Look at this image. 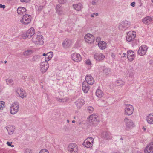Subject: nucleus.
Here are the masks:
<instances>
[{"label":"nucleus","mask_w":153,"mask_h":153,"mask_svg":"<svg viewBox=\"0 0 153 153\" xmlns=\"http://www.w3.org/2000/svg\"><path fill=\"white\" fill-rule=\"evenodd\" d=\"M32 41L36 46L42 45L44 43L43 37L40 35H34L32 38Z\"/></svg>","instance_id":"f257e3e1"},{"label":"nucleus","mask_w":153,"mask_h":153,"mask_svg":"<svg viewBox=\"0 0 153 153\" xmlns=\"http://www.w3.org/2000/svg\"><path fill=\"white\" fill-rule=\"evenodd\" d=\"M89 121L93 125L96 126L98 125L99 122V120L97 114H92L89 117Z\"/></svg>","instance_id":"f03ea898"},{"label":"nucleus","mask_w":153,"mask_h":153,"mask_svg":"<svg viewBox=\"0 0 153 153\" xmlns=\"http://www.w3.org/2000/svg\"><path fill=\"white\" fill-rule=\"evenodd\" d=\"M130 24V22L128 21H123L119 23L118 27L120 30H124L129 27Z\"/></svg>","instance_id":"7ed1b4c3"},{"label":"nucleus","mask_w":153,"mask_h":153,"mask_svg":"<svg viewBox=\"0 0 153 153\" xmlns=\"http://www.w3.org/2000/svg\"><path fill=\"white\" fill-rule=\"evenodd\" d=\"M125 114L128 116L131 115L134 111L133 106L130 104H126L125 105Z\"/></svg>","instance_id":"20e7f679"},{"label":"nucleus","mask_w":153,"mask_h":153,"mask_svg":"<svg viewBox=\"0 0 153 153\" xmlns=\"http://www.w3.org/2000/svg\"><path fill=\"white\" fill-rule=\"evenodd\" d=\"M31 20V15L28 14L23 15L22 19L20 20V22L22 24L26 25L30 23Z\"/></svg>","instance_id":"39448f33"},{"label":"nucleus","mask_w":153,"mask_h":153,"mask_svg":"<svg viewBox=\"0 0 153 153\" xmlns=\"http://www.w3.org/2000/svg\"><path fill=\"white\" fill-rule=\"evenodd\" d=\"M19 110V104L18 102H14L11 105L10 108V112L12 114L17 113Z\"/></svg>","instance_id":"423d86ee"},{"label":"nucleus","mask_w":153,"mask_h":153,"mask_svg":"<svg viewBox=\"0 0 153 153\" xmlns=\"http://www.w3.org/2000/svg\"><path fill=\"white\" fill-rule=\"evenodd\" d=\"M35 32L34 28L33 27H31L27 31L26 33L23 34L22 36L24 39H26L27 38H30L35 34Z\"/></svg>","instance_id":"0eeeda50"},{"label":"nucleus","mask_w":153,"mask_h":153,"mask_svg":"<svg viewBox=\"0 0 153 153\" xmlns=\"http://www.w3.org/2000/svg\"><path fill=\"white\" fill-rule=\"evenodd\" d=\"M94 140L92 137L87 138L83 142L82 144L88 148L91 147L93 146Z\"/></svg>","instance_id":"6e6552de"},{"label":"nucleus","mask_w":153,"mask_h":153,"mask_svg":"<svg viewBox=\"0 0 153 153\" xmlns=\"http://www.w3.org/2000/svg\"><path fill=\"white\" fill-rule=\"evenodd\" d=\"M68 150L70 153H78V149L77 145L74 143H71L68 147Z\"/></svg>","instance_id":"1a4fd4ad"},{"label":"nucleus","mask_w":153,"mask_h":153,"mask_svg":"<svg viewBox=\"0 0 153 153\" xmlns=\"http://www.w3.org/2000/svg\"><path fill=\"white\" fill-rule=\"evenodd\" d=\"M124 122L126 125V128L127 129L132 128L135 126L132 120L126 117L124 119Z\"/></svg>","instance_id":"9d476101"},{"label":"nucleus","mask_w":153,"mask_h":153,"mask_svg":"<svg viewBox=\"0 0 153 153\" xmlns=\"http://www.w3.org/2000/svg\"><path fill=\"white\" fill-rule=\"evenodd\" d=\"M49 67V65L46 62H42L40 63V70L41 72L44 73L48 70Z\"/></svg>","instance_id":"9b49d317"},{"label":"nucleus","mask_w":153,"mask_h":153,"mask_svg":"<svg viewBox=\"0 0 153 153\" xmlns=\"http://www.w3.org/2000/svg\"><path fill=\"white\" fill-rule=\"evenodd\" d=\"M136 36V33L134 31H129L127 33L126 40L129 42L134 40Z\"/></svg>","instance_id":"f8f14e48"},{"label":"nucleus","mask_w":153,"mask_h":153,"mask_svg":"<svg viewBox=\"0 0 153 153\" xmlns=\"http://www.w3.org/2000/svg\"><path fill=\"white\" fill-rule=\"evenodd\" d=\"M148 49L147 47L145 45H143L140 47L138 51V54L140 56L145 55Z\"/></svg>","instance_id":"ddd939ff"},{"label":"nucleus","mask_w":153,"mask_h":153,"mask_svg":"<svg viewBox=\"0 0 153 153\" xmlns=\"http://www.w3.org/2000/svg\"><path fill=\"white\" fill-rule=\"evenodd\" d=\"M85 41L88 43H92L94 40V37L91 34L88 33L85 35L84 37Z\"/></svg>","instance_id":"4468645a"},{"label":"nucleus","mask_w":153,"mask_h":153,"mask_svg":"<svg viewBox=\"0 0 153 153\" xmlns=\"http://www.w3.org/2000/svg\"><path fill=\"white\" fill-rule=\"evenodd\" d=\"M144 152L145 153H153V142L147 144L144 149Z\"/></svg>","instance_id":"2eb2a0df"},{"label":"nucleus","mask_w":153,"mask_h":153,"mask_svg":"<svg viewBox=\"0 0 153 153\" xmlns=\"http://www.w3.org/2000/svg\"><path fill=\"white\" fill-rule=\"evenodd\" d=\"M71 58L73 61L77 62H79L82 60L81 55L77 53H75L72 54Z\"/></svg>","instance_id":"dca6fc26"},{"label":"nucleus","mask_w":153,"mask_h":153,"mask_svg":"<svg viewBox=\"0 0 153 153\" xmlns=\"http://www.w3.org/2000/svg\"><path fill=\"white\" fill-rule=\"evenodd\" d=\"M16 95L23 99L25 96V92L23 89L20 88H17L16 90Z\"/></svg>","instance_id":"f3484780"},{"label":"nucleus","mask_w":153,"mask_h":153,"mask_svg":"<svg viewBox=\"0 0 153 153\" xmlns=\"http://www.w3.org/2000/svg\"><path fill=\"white\" fill-rule=\"evenodd\" d=\"M85 101L83 99H79L75 102V103L77 108L80 109L85 104Z\"/></svg>","instance_id":"a211bd4d"},{"label":"nucleus","mask_w":153,"mask_h":153,"mask_svg":"<svg viewBox=\"0 0 153 153\" xmlns=\"http://www.w3.org/2000/svg\"><path fill=\"white\" fill-rule=\"evenodd\" d=\"M127 56L129 60L131 61L135 58L134 53L131 50H129L127 52Z\"/></svg>","instance_id":"6ab92c4d"},{"label":"nucleus","mask_w":153,"mask_h":153,"mask_svg":"<svg viewBox=\"0 0 153 153\" xmlns=\"http://www.w3.org/2000/svg\"><path fill=\"white\" fill-rule=\"evenodd\" d=\"M71 45V40L68 39H65L62 43L63 47L66 48H69Z\"/></svg>","instance_id":"aec40b11"},{"label":"nucleus","mask_w":153,"mask_h":153,"mask_svg":"<svg viewBox=\"0 0 153 153\" xmlns=\"http://www.w3.org/2000/svg\"><path fill=\"white\" fill-rule=\"evenodd\" d=\"M94 58L97 60L100 61L103 59L105 58V56L102 53H96L94 55Z\"/></svg>","instance_id":"412c9836"},{"label":"nucleus","mask_w":153,"mask_h":153,"mask_svg":"<svg viewBox=\"0 0 153 153\" xmlns=\"http://www.w3.org/2000/svg\"><path fill=\"white\" fill-rule=\"evenodd\" d=\"M56 10L57 13L59 15H64L65 13L63 10L62 7L59 4L56 5Z\"/></svg>","instance_id":"4be33fe9"},{"label":"nucleus","mask_w":153,"mask_h":153,"mask_svg":"<svg viewBox=\"0 0 153 153\" xmlns=\"http://www.w3.org/2000/svg\"><path fill=\"white\" fill-rule=\"evenodd\" d=\"M85 80L88 84L90 85H93L94 82L93 78L91 75H87L85 77Z\"/></svg>","instance_id":"5701e85b"},{"label":"nucleus","mask_w":153,"mask_h":153,"mask_svg":"<svg viewBox=\"0 0 153 153\" xmlns=\"http://www.w3.org/2000/svg\"><path fill=\"white\" fill-rule=\"evenodd\" d=\"M147 123L150 124H153V113L150 114L146 117Z\"/></svg>","instance_id":"b1692460"},{"label":"nucleus","mask_w":153,"mask_h":153,"mask_svg":"<svg viewBox=\"0 0 153 153\" xmlns=\"http://www.w3.org/2000/svg\"><path fill=\"white\" fill-rule=\"evenodd\" d=\"M153 20L151 17L146 16L142 20V22L145 24H149Z\"/></svg>","instance_id":"393cba45"},{"label":"nucleus","mask_w":153,"mask_h":153,"mask_svg":"<svg viewBox=\"0 0 153 153\" xmlns=\"http://www.w3.org/2000/svg\"><path fill=\"white\" fill-rule=\"evenodd\" d=\"M26 9L24 7H19L17 9V12L19 15H25L26 13Z\"/></svg>","instance_id":"a878e982"},{"label":"nucleus","mask_w":153,"mask_h":153,"mask_svg":"<svg viewBox=\"0 0 153 153\" xmlns=\"http://www.w3.org/2000/svg\"><path fill=\"white\" fill-rule=\"evenodd\" d=\"M73 7L74 9L77 11H80L83 8L82 5L80 3L74 4Z\"/></svg>","instance_id":"bb28decb"},{"label":"nucleus","mask_w":153,"mask_h":153,"mask_svg":"<svg viewBox=\"0 0 153 153\" xmlns=\"http://www.w3.org/2000/svg\"><path fill=\"white\" fill-rule=\"evenodd\" d=\"M6 128L8 133L10 134H13L14 132L15 129L14 126L12 125H9L7 126H6Z\"/></svg>","instance_id":"cd10ccee"},{"label":"nucleus","mask_w":153,"mask_h":153,"mask_svg":"<svg viewBox=\"0 0 153 153\" xmlns=\"http://www.w3.org/2000/svg\"><path fill=\"white\" fill-rule=\"evenodd\" d=\"M82 88L85 93H87L89 89V87L88 84L84 82L82 83Z\"/></svg>","instance_id":"c85d7f7f"},{"label":"nucleus","mask_w":153,"mask_h":153,"mask_svg":"<svg viewBox=\"0 0 153 153\" xmlns=\"http://www.w3.org/2000/svg\"><path fill=\"white\" fill-rule=\"evenodd\" d=\"M106 43L104 41H101L99 42L98 45L99 48L102 50L106 48Z\"/></svg>","instance_id":"c756f323"},{"label":"nucleus","mask_w":153,"mask_h":153,"mask_svg":"<svg viewBox=\"0 0 153 153\" xmlns=\"http://www.w3.org/2000/svg\"><path fill=\"white\" fill-rule=\"evenodd\" d=\"M96 95L99 98H101L103 96V93L102 91L98 89L96 92Z\"/></svg>","instance_id":"7c9ffc66"},{"label":"nucleus","mask_w":153,"mask_h":153,"mask_svg":"<svg viewBox=\"0 0 153 153\" xmlns=\"http://www.w3.org/2000/svg\"><path fill=\"white\" fill-rule=\"evenodd\" d=\"M103 73L105 75H107L111 73V69L109 68H105L103 70Z\"/></svg>","instance_id":"2f4dec72"},{"label":"nucleus","mask_w":153,"mask_h":153,"mask_svg":"<svg viewBox=\"0 0 153 153\" xmlns=\"http://www.w3.org/2000/svg\"><path fill=\"white\" fill-rule=\"evenodd\" d=\"M102 137L104 138L108 139L109 138V134L106 131H104L102 134Z\"/></svg>","instance_id":"473e14b6"},{"label":"nucleus","mask_w":153,"mask_h":153,"mask_svg":"<svg viewBox=\"0 0 153 153\" xmlns=\"http://www.w3.org/2000/svg\"><path fill=\"white\" fill-rule=\"evenodd\" d=\"M56 100L59 102L64 103L66 102L68 100V99L67 97L64 98L60 99L57 98H56Z\"/></svg>","instance_id":"72a5a7b5"},{"label":"nucleus","mask_w":153,"mask_h":153,"mask_svg":"<svg viewBox=\"0 0 153 153\" xmlns=\"http://www.w3.org/2000/svg\"><path fill=\"white\" fill-rule=\"evenodd\" d=\"M33 53V51L30 50H28L24 52V55L25 56H28L31 55Z\"/></svg>","instance_id":"f704fd0d"},{"label":"nucleus","mask_w":153,"mask_h":153,"mask_svg":"<svg viewBox=\"0 0 153 153\" xmlns=\"http://www.w3.org/2000/svg\"><path fill=\"white\" fill-rule=\"evenodd\" d=\"M116 83L117 85L120 86L123 85L124 84L125 82L121 79H118L116 81Z\"/></svg>","instance_id":"c9c22d12"},{"label":"nucleus","mask_w":153,"mask_h":153,"mask_svg":"<svg viewBox=\"0 0 153 153\" xmlns=\"http://www.w3.org/2000/svg\"><path fill=\"white\" fill-rule=\"evenodd\" d=\"M7 84L9 85H12L13 84V80L11 79H6Z\"/></svg>","instance_id":"e433bc0d"},{"label":"nucleus","mask_w":153,"mask_h":153,"mask_svg":"<svg viewBox=\"0 0 153 153\" xmlns=\"http://www.w3.org/2000/svg\"><path fill=\"white\" fill-rule=\"evenodd\" d=\"M94 110V108L92 106H89L87 108V111L89 113H92Z\"/></svg>","instance_id":"4c0bfd02"},{"label":"nucleus","mask_w":153,"mask_h":153,"mask_svg":"<svg viewBox=\"0 0 153 153\" xmlns=\"http://www.w3.org/2000/svg\"><path fill=\"white\" fill-rule=\"evenodd\" d=\"M39 153H49V152L46 149H41Z\"/></svg>","instance_id":"58836bf2"},{"label":"nucleus","mask_w":153,"mask_h":153,"mask_svg":"<svg viewBox=\"0 0 153 153\" xmlns=\"http://www.w3.org/2000/svg\"><path fill=\"white\" fill-rule=\"evenodd\" d=\"M52 58V57H51L49 56H47L45 57V62H47L50 60Z\"/></svg>","instance_id":"ea45409f"},{"label":"nucleus","mask_w":153,"mask_h":153,"mask_svg":"<svg viewBox=\"0 0 153 153\" xmlns=\"http://www.w3.org/2000/svg\"><path fill=\"white\" fill-rule=\"evenodd\" d=\"M24 153H32V151L30 149H27L25 151Z\"/></svg>","instance_id":"a19ab883"},{"label":"nucleus","mask_w":153,"mask_h":153,"mask_svg":"<svg viewBox=\"0 0 153 153\" xmlns=\"http://www.w3.org/2000/svg\"><path fill=\"white\" fill-rule=\"evenodd\" d=\"M39 58V56L38 55L35 56L33 57L32 60L33 61H36Z\"/></svg>","instance_id":"79ce46f5"},{"label":"nucleus","mask_w":153,"mask_h":153,"mask_svg":"<svg viewBox=\"0 0 153 153\" xmlns=\"http://www.w3.org/2000/svg\"><path fill=\"white\" fill-rule=\"evenodd\" d=\"M67 1V0H58V2L61 4H63Z\"/></svg>","instance_id":"37998d69"},{"label":"nucleus","mask_w":153,"mask_h":153,"mask_svg":"<svg viewBox=\"0 0 153 153\" xmlns=\"http://www.w3.org/2000/svg\"><path fill=\"white\" fill-rule=\"evenodd\" d=\"M5 102L4 101H1L0 102V109H1L3 107V106H4Z\"/></svg>","instance_id":"c03bdc74"},{"label":"nucleus","mask_w":153,"mask_h":153,"mask_svg":"<svg viewBox=\"0 0 153 153\" xmlns=\"http://www.w3.org/2000/svg\"><path fill=\"white\" fill-rule=\"evenodd\" d=\"M98 1V0H92L91 4L93 5H96V3Z\"/></svg>","instance_id":"a18cd8bd"},{"label":"nucleus","mask_w":153,"mask_h":153,"mask_svg":"<svg viewBox=\"0 0 153 153\" xmlns=\"http://www.w3.org/2000/svg\"><path fill=\"white\" fill-rule=\"evenodd\" d=\"M53 53L51 51V52H50L47 53V56H48L51 57H52L53 56Z\"/></svg>","instance_id":"49530a36"},{"label":"nucleus","mask_w":153,"mask_h":153,"mask_svg":"<svg viewBox=\"0 0 153 153\" xmlns=\"http://www.w3.org/2000/svg\"><path fill=\"white\" fill-rule=\"evenodd\" d=\"M85 63H86V64L88 65H91V61L89 59L86 60L85 62Z\"/></svg>","instance_id":"de8ad7c7"},{"label":"nucleus","mask_w":153,"mask_h":153,"mask_svg":"<svg viewBox=\"0 0 153 153\" xmlns=\"http://www.w3.org/2000/svg\"><path fill=\"white\" fill-rule=\"evenodd\" d=\"M30 0H20V1L22 2H28Z\"/></svg>","instance_id":"09e8293b"},{"label":"nucleus","mask_w":153,"mask_h":153,"mask_svg":"<svg viewBox=\"0 0 153 153\" xmlns=\"http://www.w3.org/2000/svg\"><path fill=\"white\" fill-rule=\"evenodd\" d=\"M43 8V6H40L38 9V10L39 11H40Z\"/></svg>","instance_id":"8fccbe9b"},{"label":"nucleus","mask_w":153,"mask_h":153,"mask_svg":"<svg viewBox=\"0 0 153 153\" xmlns=\"http://www.w3.org/2000/svg\"><path fill=\"white\" fill-rule=\"evenodd\" d=\"M5 7L6 6L5 5L0 4V8H3L4 9Z\"/></svg>","instance_id":"3c124183"},{"label":"nucleus","mask_w":153,"mask_h":153,"mask_svg":"<svg viewBox=\"0 0 153 153\" xmlns=\"http://www.w3.org/2000/svg\"><path fill=\"white\" fill-rule=\"evenodd\" d=\"M12 143V142H7V144L8 145V146H11V144Z\"/></svg>","instance_id":"603ef678"},{"label":"nucleus","mask_w":153,"mask_h":153,"mask_svg":"<svg viewBox=\"0 0 153 153\" xmlns=\"http://www.w3.org/2000/svg\"><path fill=\"white\" fill-rule=\"evenodd\" d=\"M135 2H132L131 4V6H132L133 7H134L135 6Z\"/></svg>","instance_id":"864d4df0"},{"label":"nucleus","mask_w":153,"mask_h":153,"mask_svg":"<svg viewBox=\"0 0 153 153\" xmlns=\"http://www.w3.org/2000/svg\"><path fill=\"white\" fill-rule=\"evenodd\" d=\"M134 74V73L133 72H131L130 73V74H129V76H133Z\"/></svg>","instance_id":"5fc2aeb1"},{"label":"nucleus","mask_w":153,"mask_h":153,"mask_svg":"<svg viewBox=\"0 0 153 153\" xmlns=\"http://www.w3.org/2000/svg\"><path fill=\"white\" fill-rule=\"evenodd\" d=\"M100 40V38L99 37H98L96 39L97 42H98Z\"/></svg>","instance_id":"6e6d98bb"},{"label":"nucleus","mask_w":153,"mask_h":153,"mask_svg":"<svg viewBox=\"0 0 153 153\" xmlns=\"http://www.w3.org/2000/svg\"><path fill=\"white\" fill-rule=\"evenodd\" d=\"M111 57H112V58L113 59H114L115 57V55L114 54H113V53H112Z\"/></svg>","instance_id":"4d7b16f0"},{"label":"nucleus","mask_w":153,"mask_h":153,"mask_svg":"<svg viewBox=\"0 0 153 153\" xmlns=\"http://www.w3.org/2000/svg\"><path fill=\"white\" fill-rule=\"evenodd\" d=\"M2 89L1 85H0V93Z\"/></svg>","instance_id":"13d9d810"},{"label":"nucleus","mask_w":153,"mask_h":153,"mask_svg":"<svg viewBox=\"0 0 153 153\" xmlns=\"http://www.w3.org/2000/svg\"><path fill=\"white\" fill-rule=\"evenodd\" d=\"M47 54H45V53H43V56H47Z\"/></svg>","instance_id":"bf43d9fd"},{"label":"nucleus","mask_w":153,"mask_h":153,"mask_svg":"<svg viewBox=\"0 0 153 153\" xmlns=\"http://www.w3.org/2000/svg\"><path fill=\"white\" fill-rule=\"evenodd\" d=\"M94 14L96 16H97L98 15V13H94Z\"/></svg>","instance_id":"052dcab7"},{"label":"nucleus","mask_w":153,"mask_h":153,"mask_svg":"<svg viewBox=\"0 0 153 153\" xmlns=\"http://www.w3.org/2000/svg\"><path fill=\"white\" fill-rule=\"evenodd\" d=\"M94 14H91V17H94Z\"/></svg>","instance_id":"680f3d73"},{"label":"nucleus","mask_w":153,"mask_h":153,"mask_svg":"<svg viewBox=\"0 0 153 153\" xmlns=\"http://www.w3.org/2000/svg\"><path fill=\"white\" fill-rule=\"evenodd\" d=\"M123 55H124L123 56L124 57L126 55V53H123Z\"/></svg>","instance_id":"e2e57ef3"},{"label":"nucleus","mask_w":153,"mask_h":153,"mask_svg":"<svg viewBox=\"0 0 153 153\" xmlns=\"http://www.w3.org/2000/svg\"><path fill=\"white\" fill-rule=\"evenodd\" d=\"M75 120H73L72 121V123H75Z\"/></svg>","instance_id":"0e129e2a"},{"label":"nucleus","mask_w":153,"mask_h":153,"mask_svg":"<svg viewBox=\"0 0 153 153\" xmlns=\"http://www.w3.org/2000/svg\"><path fill=\"white\" fill-rule=\"evenodd\" d=\"M143 128L144 130L145 131H146V129L145 128H144V127H143Z\"/></svg>","instance_id":"69168bd1"},{"label":"nucleus","mask_w":153,"mask_h":153,"mask_svg":"<svg viewBox=\"0 0 153 153\" xmlns=\"http://www.w3.org/2000/svg\"><path fill=\"white\" fill-rule=\"evenodd\" d=\"M7 62V61H5L4 62V63L5 64Z\"/></svg>","instance_id":"338daca9"},{"label":"nucleus","mask_w":153,"mask_h":153,"mask_svg":"<svg viewBox=\"0 0 153 153\" xmlns=\"http://www.w3.org/2000/svg\"><path fill=\"white\" fill-rule=\"evenodd\" d=\"M67 121L68 123H69V120H67Z\"/></svg>","instance_id":"774afa93"}]
</instances>
